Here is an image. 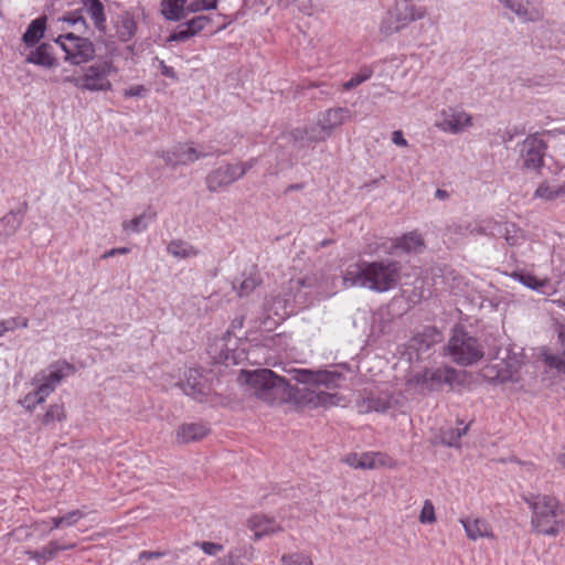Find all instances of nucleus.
<instances>
[{"instance_id": "obj_6", "label": "nucleus", "mask_w": 565, "mask_h": 565, "mask_svg": "<svg viewBox=\"0 0 565 565\" xmlns=\"http://www.w3.org/2000/svg\"><path fill=\"white\" fill-rule=\"evenodd\" d=\"M426 13V8L417 7L412 1H398L382 21L381 32L386 36L391 35L406 28L409 23L423 19Z\"/></svg>"}, {"instance_id": "obj_2", "label": "nucleus", "mask_w": 565, "mask_h": 565, "mask_svg": "<svg viewBox=\"0 0 565 565\" xmlns=\"http://www.w3.org/2000/svg\"><path fill=\"white\" fill-rule=\"evenodd\" d=\"M398 278V266L395 262H358L347 267L343 280L345 286L367 287L376 291L391 289Z\"/></svg>"}, {"instance_id": "obj_28", "label": "nucleus", "mask_w": 565, "mask_h": 565, "mask_svg": "<svg viewBox=\"0 0 565 565\" xmlns=\"http://www.w3.org/2000/svg\"><path fill=\"white\" fill-rule=\"evenodd\" d=\"M167 249L169 254L178 258H188L199 254L192 245L180 239L171 241Z\"/></svg>"}, {"instance_id": "obj_18", "label": "nucleus", "mask_w": 565, "mask_h": 565, "mask_svg": "<svg viewBox=\"0 0 565 565\" xmlns=\"http://www.w3.org/2000/svg\"><path fill=\"white\" fill-rule=\"evenodd\" d=\"M297 401L302 406L317 408L335 405L339 401V397L334 394H330L323 391L306 388L299 392Z\"/></svg>"}, {"instance_id": "obj_3", "label": "nucleus", "mask_w": 565, "mask_h": 565, "mask_svg": "<svg viewBox=\"0 0 565 565\" xmlns=\"http://www.w3.org/2000/svg\"><path fill=\"white\" fill-rule=\"evenodd\" d=\"M244 376L254 394L268 404L282 403L290 397L289 383L269 369L247 371Z\"/></svg>"}, {"instance_id": "obj_8", "label": "nucleus", "mask_w": 565, "mask_h": 565, "mask_svg": "<svg viewBox=\"0 0 565 565\" xmlns=\"http://www.w3.org/2000/svg\"><path fill=\"white\" fill-rule=\"evenodd\" d=\"M350 118V111L343 107L329 108L322 113L317 124L310 128L308 139L312 142L326 140L332 131Z\"/></svg>"}, {"instance_id": "obj_44", "label": "nucleus", "mask_w": 565, "mask_h": 565, "mask_svg": "<svg viewBox=\"0 0 565 565\" xmlns=\"http://www.w3.org/2000/svg\"><path fill=\"white\" fill-rule=\"evenodd\" d=\"M146 227H147V225L145 224V216L143 215L136 216L132 220L125 221L122 223V228L126 232L139 233L142 230H145Z\"/></svg>"}, {"instance_id": "obj_20", "label": "nucleus", "mask_w": 565, "mask_h": 565, "mask_svg": "<svg viewBox=\"0 0 565 565\" xmlns=\"http://www.w3.org/2000/svg\"><path fill=\"white\" fill-rule=\"evenodd\" d=\"M210 433V428L202 423H185L179 426L175 438L179 444L200 441Z\"/></svg>"}, {"instance_id": "obj_5", "label": "nucleus", "mask_w": 565, "mask_h": 565, "mask_svg": "<svg viewBox=\"0 0 565 565\" xmlns=\"http://www.w3.org/2000/svg\"><path fill=\"white\" fill-rule=\"evenodd\" d=\"M446 353L459 365L468 366L483 358V350L478 340L461 328H455L446 347Z\"/></svg>"}, {"instance_id": "obj_52", "label": "nucleus", "mask_w": 565, "mask_h": 565, "mask_svg": "<svg viewBox=\"0 0 565 565\" xmlns=\"http://www.w3.org/2000/svg\"><path fill=\"white\" fill-rule=\"evenodd\" d=\"M127 253H129V248H127V247L111 248L103 255V258L106 259V258L113 257L118 254H127Z\"/></svg>"}, {"instance_id": "obj_16", "label": "nucleus", "mask_w": 565, "mask_h": 565, "mask_svg": "<svg viewBox=\"0 0 565 565\" xmlns=\"http://www.w3.org/2000/svg\"><path fill=\"white\" fill-rule=\"evenodd\" d=\"M392 241L386 249L387 255L396 254L398 250L417 254L425 248L424 237L417 231L408 232L399 238H392Z\"/></svg>"}, {"instance_id": "obj_1", "label": "nucleus", "mask_w": 565, "mask_h": 565, "mask_svg": "<svg viewBox=\"0 0 565 565\" xmlns=\"http://www.w3.org/2000/svg\"><path fill=\"white\" fill-rule=\"evenodd\" d=\"M531 510V530L543 536L556 537L565 529V509L553 494L532 493L524 498Z\"/></svg>"}, {"instance_id": "obj_39", "label": "nucleus", "mask_w": 565, "mask_h": 565, "mask_svg": "<svg viewBox=\"0 0 565 565\" xmlns=\"http://www.w3.org/2000/svg\"><path fill=\"white\" fill-rule=\"evenodd\" d=\"M262 279L257 273L246 277L239 285L237 290L238 296H248L257 286H259Z\"/></svg>"}, {"instance_id": "obj_53", "label": "nucleus", "mask_w": 565, "mask_h": 565, "mask_svg": "<svg viewBox=\"0 0 565 565\" xmlns=\"http://www.w3.org/2000/svg\"><path fill=\"white\" fill-rule=\"evenodd\" d=\"M160 70H161L162 75L170 77V78H177V74H175L173 67L166 65L163 61L160 62Z\"/></svg>"}, {"instance_id": "obj_7", "label": "nucleus", "mask_w": 565, "mask_h": 565, "mask_svg": "<svg viewBox=\"0 0 565 565\" xmlns=\"http://www.w3.org/2000/svg\"><path fill=\"white\" fill-rule=\"evenodd\" d=\"M54 45L62 50L65 53V60L74 65L86 63L95 55L93 42L73 33L60 35L54 41Z\"/></svg>"}, {"instance_id": "obj_48", "label": "nucleus", "mask_w": 565, "mask_h": 565, "mask_svg": "<svg viewBox=\"0 0 565 565\" xmlns=\"http://www.w3.org/2000/svg\"><path fill=\"white\" fill-rule=\"evenodd\" d=\"M148 89L143 85H134L122 90L125 98L140 97L147 94Z\"/></svg>"}, {"instance_id": "obj_27", "label": "nucleus", "mask_w": 565, "mask_h": 565, "mask_svg": "<svg viewBox=\"0 0 565 565\" xmlns=\"http://www.w3.org/2000/svg\"><path fill=\"white\" fill-rule=\"evenodd\" d=\"M512 277L527 288L536 291H542V289L550 284V279L547 277L537 278L536 276L524 271L513 273Z\"/></svg>"}, {"instance_id": "obj_10", "label": "nucleus", "mask_w": 565, "mask_h": 565, "mask_svg": "<svg viewBox=\"0 0 565 565\" xmlns=\"http://www.w3.org/2000/svg\"><path fill=\"white\" fill-rule=\"evenodd\" d=\"M341 461L353 469L374 470L396 468V460L384 451L349 452Z\"/></svg>"}, {"instance_id": "obj_4", "label": "nucleus", "mask_w": 565, "mask_h": 565, "mask_svg": "<svg viewBox=\"0 0 565 565\" xmlns=\"http://www.w3.org/2000/svg\"><path fill=\"white\" fill-rule=\"evenodd\" d=\"M118 74V67L111 58L97 60L77 75L66 77V82L81 90L106 93L113 89L111 77Z\"/></svg>"}, {"instance_id": "obj_23", "label": "nucleus", "mask_w": 565, "mask_h": 565, "mask_svg": "<svg viewBox=\"0 0 565 565\" xmlns=\"http://www.w3.org/2000/svg\"><path fill=\"white\" fill-rule=\"evenodd\" d=\"M186 0H162L161 13L169 21H180L184 18Z\"/></svg>"}, {"instance_id": "obj_35", "label": "nucleus", "mask_w": 565, "mask_h": 565, "mask_svg": "<svg viewBox=\"0 0 565 565\" xmlns=\"http://www.w3.org/2000/svg\"><path fill=\"white\" fill-rule=\"evenodd\" d=\"M281 565H313V562L305 553L292 552L281 556Z\"/></svg>"}, {"instance_id": "obj_60", "label": "nucleus", "mask_w": 565, "mask_h": 565, "mask_svg": "<svg viewBox=\"0 0 565 565\" xmlns=\"http://www.w3.org/2000/svg\"><path fill=\"white\" fill-rule=\"evenodd\" d=\"M557 462L561 465L562 468L565 469V451L561 452L557 456Z\"/></svg>"}, {"instance_id": "obj_12", "label": "nucleus", "mask_w": 565, "mask_h": 565, "mask_svg": "<svg viewBox=\"0 0 565 565\" xmlns=\"http://www.w3.org/2000/svg\"><path fill=\"white\" fill-rule=\"evenodd\" d=\"M249 168L250 164L247 163H234L220 167L206 177L207 189L215 192L242 178Z\"/></svg>"}, {"instance_id": "obj_19", "label": "nucleus", "mask_w": 565, "mask_h": 565, "mask_svg": "<svg viewBox=\"0 0 565 565\" xmlns=\"http://www.w3.org/2000/svg\"><path fill=\"white\" fill-rule=\"evenodd\" d=\"M247 526L256 540L282 531V526L275 519L258 513L248 518Z\"/></svg>"}, {"instance_id": "obj_40", "label": "nucleus", "mask_w": 565, "mask_h": 565, "mask_svg": "<svg viewBox=\"0 0 565 565\" xmlns=\"http://www.w3.org/2000/svg\"><path fill=\"white\" fill-rule=\"evenodd\" d=\"M392 242H393L392 238H384V237L379 238L374 242L366 244L363 249V253L365 255H375L381 252L386 254V249L390 246V243H392Z\"/></svg>"}, {"instance_id": "obj_31", "label": "nucleus", "mask_w": 565, "mask_h": 565, "mask_svg": "<svg viewBox=\"0 0 565 565\" xmlns=\"http://www.w3.org/2000/svg\"><path fill=\"white\" fill-rule=\"evenodd\" d=\"M20 221L14 213H8L0 218V242L11 236L18 228Z\"/></svg>"}, {"instance_id": "obj_55", "label": "nucleus", "mask_w": 565, "mask_h": 565, "mask_svg": "<svg viewBox=\"0 0 565 565\" xmlns=\"http://www.w3.org/2000/svg\"><path fill=\"white\" fill-rule=\"evenodd\" d=\"M468 426H465L462 429L458 428L456 433V437L448 441L449 446H456L459 439L467 434Z\"/></svg>"}, {"instance_id": "obj_57", "label": "nucleus", "mask_w": 565, "mask_h": 565, "mask_svg": "<svg viewBox=\"0 0 565 565\" xmlns=\"http://www.w3.org/2000/svg\"><path fill=\"white\" fill-rule=\"evenodd\" d=\"M21 404L29 411H32L34 407V401L31 396V394H28L23 401H21Z\"/></svg>"}, {"instance_id": "obj_14", "label": "nucleus", "mask_w": 565, "mask_h": 565, "mask_svg": "<svg viewBox=\"0 0 565 565\" xmlns=\"http://www.w3.org/2000/svg\"><path fill=\"white\" fill-rule=\"evenodd\" d=\"M459 523L465 530L466 537L469 541L476 542L478 540H490L497 539L492 524L482 516L476 514H469L461 516Z\"/></svg>"}, {"instance_id": "obj_58", "label": "nucleus", "mask_w": 565, "mask_h": 565, "mask_svg": "<svg viewBox=\"0 0 565 565\" xmlns=\"http://www.w3.org/2000/svg\"><path fill=\"white\" fill-rule=\"evenodd\" d=\"M435 196L439 200H445L448 198V192L446 190L437 189L435 192Z\"/></svg>"}, {"instance_id": "obj_42", "label": "nucleus", "mask_w": 565, "mask_h": 565, "mask_svg": "<svg viewBox=\"0 0 565 565\" xmlns=\"http://www.w3.org/2000/svg\"><path fill=\"white\" fill-rule=\"evenodd\" d=\"M28 322L24 318H10L0 320V338L8 331H13L18 328L26 327Z\"/></svg>"}, {"instance_id": "obj_61", "label": "nucleus", "mask_w": 565, "mask_h": 565, "mask_svg": "<svg viewBox=\"0 0 565 565\" xmlns=\"http://www.w3.org/2000/svg\"><path fill=\"white\" fill-rule=\"evenodd\" d=\"M78 21L82 22L83 24H85L83 17H78V19L72 20L73 23H77Z\"/></svg>"}, {"instance_id": "obj_45", "label": "nucleus", "mask_w": 565, "mask_h": 565, "mask_svg": "<svg viewBox=\"0 0 565 565\" xmlns=\"http://www.w3.org/2000/svg\"><path fill=\"white\" fill-rule=\"evenodd\" d=\"M216 9V0H194L192 1L188 10L191 12H199L203 10H214Z\"/></svg>"}, {"instance_id": "obj_26", "label": "nucleus", "mask_w": 565, "mask_h": 565, "mask_svg": "<svg viewBox=\"0 0 565 565\" xmlns=\"http://www.w3.org/2000/svg\"><path fill=\"white\" fill-rule=\"evenodd\" d=\"M181 387L186 395L198 398L203 394V386L200 380V374L196 370H189L186 381L181 383Z\"/></svg>"}, {"instance_id": "obj_41", "label": "nucleus", "mask_w": 565, "mask_h": 565, "mask_svg": "<svg viewBox=\"0 0 565 565\" xmlns=\"http://www.w3.org/2000/svg\"><path fill=\"white\" fill-rule=\"evenodd\" d=\"M372 70L364 67L356 75H354L351 79L345 82L342 87L344 90H350L363 82L367 81L372 76Z\"/></svg>"}, {"instance_id": "obj_32", "label": "nucleus", "mask_w": 565, "mask_h": 565, "mask_svg": "<svg viewBox=\"0 0 565 565\" xmlns=\"http://www.w3.org/2000/svg\"><path fill=\"white\" fill-rule=\"evenodd\" d=\"M297 380L301 383H315L327 385L331 380L329 372L313 373L309 370H301L298 373Z\"/></svg>"}, {"instance_id": "obj_21", "label": "nucleus", "mask_w": 565, "mask_h": 565, "mask_svg": "<svg viewBox=\"0 0 565 565\" xmlns=\"http://www.w3.org/2000/svg\"><path fill=\"white\" fill-rule=\"evenodd\" d=\"M83 9L90 18L94 26L99 31L106 30L105 7L100 0H79Z\"/></svg>"}, {"instance_id": "obj_47", "label": "nucleus", "mask_w": 565, "mask_h": 565, "mask_svg": "<svg viewBox=\"0 0 565 565\" xmlns=\"http://www.w3.org/2000/svg\"><path fill=\"white\" fill-rule=\"evenodd\" d=\"M196 545L207 555L214 556L224 550V546L220 543L213 542H201Z\"/></svg>"}, {"instance_id": "obj_30", "label": "nucleus", "mask_w": 565, "mask_h": 565, "mask_svg": "<svg viewBox=\"0 0 565 565\" xmlns=\"http://www.w3.org/2000/svg\"><path fill=\"white\" fill-rule=\"evenodd\" d=\"M66 417L64 405L54 404L51 405L46 413L41 419L43 426H54L56 423H61Z\"/></svg>"}, {"instance_id": "obj_37", "label": "nucleus", "mask_w": 565, "mask_h": 565, "mask_svg": "<svg viewBox=\"0 0 565 565\" xmlns=\"http://www.w3.org/2000/svg\"><path fill=\"white\" fill-rule=\"evenodd\" d=\"M418 521L422 524H434L437 521L435 505L430 500L427 499L424 501Z\"/></svg>"}, {"instance_id": "obj_36", "label": "nucleus", "mask_w": 565, "mask_h": 565, "mask_svg": "<svg viewBox=\"0 0 565 565\" xmlns=\"http://www.w3.org/2000/svg\"><path fill=\"white\" fill-rule=\"evenodd\" d=\"M565 193L563 186H551L547 183H542L535 191V196L551 201Z\"/></svg>"}, {"instance_id": "obj_56", "label": "nucleus", "mask_w": 565, "mask_h": 565, "mask_svg": "<svg viewBox=\"0 0 565 565\" xmlns=\"http://www.w3.org/2000/svg\"><path fill=\"white\" fill-rule=\"evenodd\" d=\"M46 19L44 17L38 18V40L43 35L45 30Z\"/></svg>"}, {"instance_id": "obj_17", "label": "nucleus", "mask_w": 565, "mask_h": 565, "mask_svg": "<svg viewBox=\"0 0 565 565\" xmlns=\"http://www.w3.org/2000/svg\"><path fill=\"white\" fill-rule=\"evenodd\" d=\"M204 156L205 153L198 152V150L191 145L180 143L173 149L167 151L163 154V158L167 164L175 167L179 164H188L190 162H194Z\"/></svg>"}, {"instance_id": "obj_38", "label": "nucleus", "mask_w": 565, "mask_h": 565, "mask_svg": "<svg viewBox=\"0 0 565 565\" xmlns=\"http://www.w3.org/2000/svg\"><path fill=\"white\" fill-rule=\"evenodd\" d=\"M74 547L75 543L58 544L57 542H51L42 550L41 554L38 553V558L41 557L46 561L52 558L58 551L71 550Z\"/></svg>"}, {"instance_id": "obj_9", "label": "nucleus", "mask_w": 565, "mask_h": 565, "mask_svg": "<svg viewBox=\"0 0 565 565\" xmlns=\"http://www.w3.org/2000/svg\"><path fill=\"white\" fill-rule=\"evenodd\" d=\"M459 373L450 366L436 369H425L416 374L412 382L423 391L433 392L441 388L444 385L454 386L458 383Z\"/></svg>"}, {"instance_id": "obj_24", "label": "nucleus", "mask_w": 565, "mask_h": 565, "mask_svg": "<svg viewBox=\"0 0 565 565\" xmlns=\"http://www.w3.org/2000/svg\"><path fill=\"white\" fill-rule=\"evenodd\" d=\"M558 341L562 347L559 354L545 353L544 362L557 371L565 373V326H562L558 330Z\"/></svg>"}, {"instance_id": "obj_15", "label": "nucleus", "mask_w": 565, "mask_h": 565, "mask_svg": "<svg viewBox=\"0 0 565 565\" xmlns=\"http://www.w3.org/2000/svg\"><path fill=\"white\" fill-rule=\"evenodd\" d=\"M545 149L546 146L542 139L536 136L527 137L522 145L524 166L527 169L539 170L544 163Z\"/></svg>"}, {"instance_id": "obj_59", "label": "nucleus", "mask_w": 565, "mask_h": 565, "mask_svg": "<svg viewBox=\"0 0 565 565\" xmlns=\"http://www.w3.org/2000/svg\"><path fill=\"white\" fill-rule=\"evenodd\" d=\"M25 61L28 63H35V51L31 50L26 56H25Z\"/></svg>"}, {"instance_id": "obj_34", "label": "nucleus", "mask_w": 565, "mask_h": 565, "mask_svg": "<svg viewBox=\"0 0 565 565\" xmlns=\"http://www.w3.org/2000/svg\"><path fill=\"white\" fill-rule=\"evenodd\" d=\"M54 44H40L38 45V65L53 66L56 58L54 56Z\"/></svg>"}, {"instance_id": "obj_54", "label": "nucleus", "mask_w": 565, "mask_h": 565, "mask_svg": "<svg viewBox=\"0 0 565 565\" xmlns=\"http://www.w3.org/2000/svg\"><path fill=\"white\" fill-rule=\"evenodd\" d=\"M163 556V553L161 552H150V551H142L140 554H139V558L140 559H152V558H159Z\"/></svg>"}, {"instance_id": "obj_22", "label": "nucleus", "mask_w": 565, "mask_h": 565, "mask_svg": "<svg viewBox=\"0 0 565 565\" xmlns=\"http://www.w3.org/2000/svg\"><path fill=\"white\" fill-rule=\"evenodd\" d=\"M226 340L231 341L230 332H227L226 335L216 339L209 345V353L218 363L227 364L230 362H235V358L232 351L228 348L224 349V347H226Z\"/></svg>"}, {"instance_id": "obj_51", "label": "nucleus", "mask_w": 565, "mask_h": 565, "mask_svg": "<svg viewBox=\"0 0 565 565\" xmlns=\"http://www.w3.org/2000/svg\"><path fill=\"white\" fill-rule=\"evenodd\" d=\"M392 141H393V143H395L396 146H399V147H407L408 146V142L404 138L403 132L401 130L393 131V134H392Z\"/></svg>"}, {"instance_id": "obj_13", "label": "nucleus", "mask_w": 565, "mask_h": 565, "mask_svg": "<svg viewBox=\"0 0 565 565\" xmlns=\"http://www.w3.org/2000/svg\"><path fill=\"white\" fill-rule=\"evenodd\" d=\"M436 127L444 132L459 134L472 126V116L457 108L443 109Z\"/></svg>"}, {"instance_id": "obj_11", "label": "nucleus", "mask_w": 565, "mask_h": 565, "mask_svg": "<svg viewBox=\"0 0 565 565\" xmlns=\"http://www.w3.org/2000/svg\"><path fill=\"white\" fill-rule=\"evenodd\" d=\"M76 369L66 361H56L43 370L40 384L38 385V403L50 395L63 380L72 376Z\"/></svg>"}, {"instance_id": "obj_25", "label": "nucleus", "mask_w": 565, "mask_h": 565, "mask_svg": "<svg viewBox=\"0 0 565 565\" xmlns=\"http://www.w3.org/2000/svg\"><path fill=\"white\" fill-rule=\"evenodd\" d=\"M391 407V397L388 395L369 396L360 404L361 413L377 412L384 413Z\"/></svg>"}, {"instance_id": "obj_29", "label": "nucleus", "mask_w": 565, "mask_h": 565, "mask_svg": "<svg viewBox=\"0 0 565 565\" xmlns=\"http://www.w3.org/2000/svg\"><path fill=\"white\" fill-rule=\"evenodd\" d=\"M86 514L82 510H72L62 516L53 518L49 530L67 527L78 523Z\"/></svg>"}, {"instance_id": "obj_50", "label": "nucleus", "mask_w": 565, "mask_h": 565, "mask_svg": "<svg viewBox=\"0 0 565 565\" xmlns=\"http://www.w3.org/2000/svg\"><path fill=\"white\" fill-rule=\"evenodd\" d=\"M122 26L125 28L126 32H121L120 38L124 41H127L135 34L136 25L132 20L127 19L124 21Z\"/></svg>"}, {"instance_id": "obj_49", "label": "nucleus", "mask_w": 565, "mask_h": 565, "mask_svg": "<svg viewBox=\"0 0 565 565\" xmlns=\"http://www.w3.org/2000/svg\"><path fill=\"white\" fill-rule=\"evenodd\" d=\"M26 45L32 46L35 43V20H32L23 35Z\"/></svg>"}, {"instance_id": "obj_46", "label": "nucleus", "mask_w": 565, "mask_h": 565, "mask_svg": "<svg viewBox=\"0 0 565 565\" xmlns=\"http://www.w3.org/2000/svg\"><path fill=\"white\" fill-rule=\"evenodd\" d=\"M191 36H193L192 32L189 30L186 24H183V25L179 26L178 31H175L169 35L168 41L169 42L186 41Z\"/></svg>"}, {"instance_id": "obj_43", "label": "nucleus", "mask_w": 565, "mask_h": 565, "mask_svg": "<svg viewBox=\"0 0 565 565\" xmlns=\"http://www.w3.org/2000/svg\"><path fill=\"white\" fill-rule=\"evenodd\" d=\"M212 19L206 15H198L188 21L185 24L193 35L198 34L202 30H204L210 23Z\"/></svg>"}, {"instance_id": "obj_33", "label": "nucleus", "mask_w": 565, "mask_h": 565, "mask_svg": "<svg viewBox=\"0 0 565 565\" xmlns=\"http://www.w3.org/2000/svg\"><path fill=\"white\" fill-rule=\"evenodd\" d=\"M505 6L510 8L513 12H515L524 21H535L540 19L542 15L539 10L529 11L527 8L520 2L515 3L511 0H507Z\"/></svg>"}, {"instance_id": "obj_62", "label": "nucleus", "mask_w": 565, "mask_h": 565, "mask_svg": "<svg viewBox=\"0 0 565 565\" xmlns=\"http://www.w3.org/2000/svg\"><path fill=\"white\" fill-rule=\"evenodd\" d=\"M218 2V0H216V3Z\"/></svg>"}]
</instances>
